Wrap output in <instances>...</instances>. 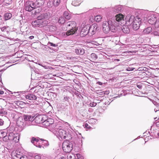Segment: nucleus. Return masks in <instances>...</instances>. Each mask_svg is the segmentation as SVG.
<instances>
[{"label":"nucleus","instance_id":"1","mask_svg":"<svg viewBox=\"0 0 159 159\" xmlns=\"http://www.w3.org/2000/svg\"><path fill=\"white\" fill-rule=\"evenodd\" d=\"M24 121L26 122L28 125H32V122L34 120V117L33 116L30 115H24L23 116ZM23 119L22 121L20 119H18L17 121V124L19 126L22 127L25 126V124L23 121Z\"/></svg>","mask_w":159,"mask_h":159},{"label":"nucleus","instance_id":"2","mask_svg":"<svg viewBox=\"0 0 159 159\" xmlns=\"http://www.w3.org/2000/svg\"><path fill=\"white\" fill-rule=\"evenodd\" d=\"M72 137H71L66 139L62 144V149L63 151L66 153L70 152L73 149V143H74L72 141H70L69 140L71 139Z\"/></svg>","mask_w":159,"mask_h":159},{"label":"nucleus","instance_id":"3","mask_svg":"<svg viewBox=\"0 0 159 159\" xmlns=\"http://www.w3.org/2000/svg\"><path fill=\"white\" fill-rule=\"evenodd\" d=\"M53 133L60 140L63 139H65L66 138L68 139L71 137L70 134H67L66 131L62 129L54 131Z\"/></svg>","mask_w":159,"mask_h":159},{"label":"nucleus","instance_id":"4","mask_svg":"<svg viewBox=\"0 0 159 159\" xmlns=\"http://www.w3.org/2000/svg\"><path fill=\"white\" fill-rule=\"evenodd\" d=\"M36 8V5L32 1H28L26 2L24 5L25 9L28 11H31Z\"/></svg>","mask_w":159,"mask_h":159},{"label":"nucleus","instance_id":"5","mask_svg":"<svg viewBox=\"0 0 159 159\" xmlns=\"http://www.w3.org/2000/svg\"><path fill=\"white\" fill-rule=\"evenodd\" d=\"M112 23V20L111 19H109L107 21L104 22L102 24V30L104 33H108L110 30V24Z\"/></svg>","mask_w":159,"mask_h":159},{"label":"nucleus","instance_id":"6","mask_svg":"<svg viewBox=\"0 0 159 159\" xmlns=\"http://www.w3.org/2000/svg\"><path fill=\"white\" fill-rule=\"evenodd\" d=\"M124 17L121 14H119L116 15L115 17H113L111 19V20H113L114 22H117L119 25V23L120 22L124 20Z\"/></svg>","mask_w":159,"mask_h":159},{"label":"nucleus","instance_id":"7","mask_svg":"<svg viewBox=\"0 0 159 159\" xmlns=\"http://www.w3.org/2000/svg\"><path fill=\"white\" fill-rule=\"evenodd\" d=\"M46 116L45 115H39L35 118H34V120L36 124H42L44 120H46Z\"/></svg>","mask_w":159,"mask_h":159},{"label":"nucleus","instance_id":"8","mask_svg":"<svg viewBox=\"0 0 159 159\" xmlns=\"http://www.w3.org/2000/svg\"><path fill=\"white\" fill-rule=\"evenodd\" d=\"M141 19L139 17L135 18V19L133 23L132 24V26L133 29L135 30H138L140 27L141 24Z\"/></svg>","mask_w":159,"mask_h":159},{"label":"nucleus","instance_id":"9","mask_svg":"<svg viewBox=\"0 0 159 159\" xmlns=\"http://www.w3.org/2000/svg\"><path fill=\"white\" fill-rule=\"evenodd\" d=\"M90 31L89 26V25L85 26L80 32V36L84 37L85 36L88 34Z\"/></svg>","mask_w":159,"mask_h":159},{"label":"nucleus","instance_id":"10","mask_svg":"<svg viewBox=\"0 0 159 159\" xmlns=\"http://www.w3.org/2000/svg\"><path fill=\"white\" fill-rule=\"evenodd\" d=\"M25 98L30 103L33 102V100H36L37 98L36 96L33 94H29L25 95Z\"/></svg>","mask_w":159,"mask_h":159},{"label":"nucleus","instance_id":"11","mask_svg":"<svg viewBox=\"0 0 159 159\" xmlns=\"http://www.w3.org/2000/svg\"><path fill=\"white\" fill-rule=\"evenodd\" d=\"M43 120L42 123V125L44 126V127H46L48 126H50L51 124H52V123H53L54 121L52 119H48L47 117L46 118V120Z\"/></svg>","mask_w":159,"mask_h":159},{"label":"nucleus","instance_id":"12","mask_svg":"<svg viewBox=\"0 0 159 159\" xmlns=\"http://www.w3.org/2000/svg\"><path fill=\"white\" fill-rule=\"evenodd\" d=\"M89 28L90 31L92 32V35L94 34L98 30V25L96 23L93 24L91 26H89Z\"/></svg>","mask_w":159,"mask_h":159},{"label":"nucleus","instance_id":"13","mask_svg":"<svg viewBox=\"0 0 159 159\" xmlns=\"http://www.w3.org/2000/svg\"><path fill=\"white\" fill-rule=\"evenodd\" d=\"M8 133V139L9 140H13L15 141L16 142L17 136L18 135V134H15L13 133ZM17 142L18 141H17Z\"/></svg>","mask_w":159,"mask_h":159},{"label":"nucleus","instance_id":"14","mask_svg":"<svg viewBox=\"0 0 159 159\" xmlns=\"http://www.w3.org/2000/svg\"><path fill=\"white\" fill-rule=\"evenodd\" d=\"M118 25L117 23L114 22L113 20L112 21V23L109 25L110 29V30L113 32H115L116 30V27Z\"/></svg>","mask_w":159,"mask_h":159},{"label":"nucleus","instance_id":"15","mask_svg":"<svg viewBox=\"0 0 159 159\" xmlns=\"http://www.w3.org/2000/svg\"><path fill=\"white\" fill-rule=\"evenodd\" d=\"M151 18L148 19V23L151 25L154 24L156 26L157 25V23H158V20L156 19L155 16L154 15H153L152 17H151Z\"/></svg>","mask_w":159,"mask_h":159},{"label":"nucleus","instance_id":"16","mask_svg":"<svg viewBox=\"0 0 159 159\" xmlns=\"http://www.w3.org/2000/svg\"><path fill=\"white\" fill-rule=\"evenodd\" d=\"M73 27H72V28H71L70 30H68L66 33V35L67 36H69L71 35H72L74 33L77 31L78 30L77 27H75V28H73Z\"/></svg>","mask_w":159,"mask_h":159},{"label":"nucleus","instance_id":"17","mask_svg":"<svg viewBox=\"0 0 159 159\" xmlns=\"http://www.w3.org/2000/svg\"><path fill=\"white\" fill-rule=\"evenodd\" d=\"M48 18V15L47 13H43L41 14L40 16H38L37 19L39 20H48L47 19Z\"/></svg>","mask_w":159,"mask_h":159},{"label":"nucleus","instance_id":"18","mask_svg":"<svg viewBox=\"0 0 159 159\" xmlns=\"http://www.w3.org/2000/svg\"><path fill=\"white\" fill-rule=\"evenodd\" d=\"M75 52L77 55H83L85 53L84 50L83 48H78L75 49Z\"/></svg>","mask_w":159,"mask_h":159},{"label":"nucleus","instance_id":"19","mask_svg":"<svg viewBox=\"0 0 159 159\" xmlns=\"http://www.w3.org/2000/svg\"><path fill=\"white\" fill-rule=\"evenodd\" d=\"M36 5V8L42 6L44 3V0H36L34 2Z\"/></svg>","mask_w":159,"mask_h":159},{"label":"nucleus","instance_id":"20","mask_svg":"<svg viewBox=\"0 0 159 159\" xmlns=\"http://www.w3.org/2000/svg\"><path fill=\"white\" fill-rule=\"evenodd\" d=\"M39 27H42L47 25L49 23L48 20H39Z\"/></svg>","mask_w":159,"mask_h":159},{"label":"nucleus","instance_id":"21","mask_svg":"<svg viewBox=\"0 0 159 159\" xmlns=\"http://www.w3.org/2000/svg\"><path fill=\"white\" fill-rule=\"evenodd\" d=\"M135 19V18L134 16H131L129 20L127 21L126 24H127L128 25H132Z\"/></svg>","mask_w":159,"mask_h":159},{"label":"nucleus","instance_id":"22","mask_svg":"<svg viewBox=\"0 0 159 159\" xmlns=\"http://www.w3.org/2000/svg\"><path fill=\"white\" fill-rule=\"evenodd\" d=\"M122 30L125 34H128L130 32V29L128 25L124 26L122 28Z\"/></svg>","mask_w":159,"mask_h":159},{"label":"nucleus","instance_id":"23","mask_svg":"<svg viewBox=\"0 0 159 159\" xmlns=\"http://www.w3.org/2000/svg\"><path fill=\"white\" fill-rule=\"evenodd\" d=\"M98 58L97 55L95 53H92L90 55V60L92 62L96 61Z\"/></svg>","mask_w":159,"mask_h":159},{"label":"nucleus","instance_id":"24","mask_svg":"<svg viewBox=\"0 0 159 159\" xmlns=\"http://www.w3.org/2000/svg\"><path fill=\"white\" fill-rule=\"evenodd\" d=\"M39 139L40 138L38 137L35 138L33 137L31 139V142L34 145H35V144H37V143L40 142H39Z\"/></svg>","mask_w":159,"mask_h":159},{"label":"nucleus","instance_id":"25","mask_svg":"<svg viewBox=\"0 0 159 159\" xmlns=\"http://www.w3.org/2000/svg\"><path fill=\"white\" fill-rule=\"evenodd\" d=\"M152 31V28L150 27H149L145 29L143 31L144 34H148Z\"/></svg>","mask_w":159,"mask_h":159},{"label":"nucleus","instance_id":"26","mask_svg":"<svg viewBox=\"0 0 159 159\" xmlns=\"http://www.w3.org/2000/svg\"><path fill=\"white\" fill-rule=\"evenodd\" d=\"M12 17V14L10 13H6L4 15V20H7L10 19Z\"/></svg>","mask_w":159,"mask_h":159},{"label":"nucleus","instance_id":"27","mask_svg":"<svg viewBox=\"0 0 159 159\" xmlns=\"http://www.w3.org/2000/svg\"><path fill=\"white\" fill-rule=\"evenodd\" d=\"M121 9V6L120 5H119L114 7V11L118 13L120 11Z\"/></svg>","mask_w":159,"mask_h":159},{"label":"nucleus","instance_id":"28","mask_svg":"<svg viewBox=\"0 0 159 159\" xmlns=\"http://www.w3.org/2000/svg\"><path fill=\"white\" fill-rule=\"evenodd\" d=\"M70 97L66 95H64L63 98L62 100H61V101L62 102H67L68 103H69L70 102Z\"/></svg>","mask_w":159,"mask_h":159},{"label":"nucleus","instance_id":"29","mask_svg":"<svg viewBox=\"0 0 159 159\" xmlns=\"http://www.w3.org/2000/svg\"><path fill=\"white\" fill-rule=\"evenodd\" d=\"M75 22H69L67 23V26L68 27L71 26V28H72V27L74 26L73 28H75V27H76L75 25Z\"/></svg>","mask_w":159,"mask_h":159},{"label":"nucleus","instance_id":"30","mask_svg":"<svg viewBox=\"0 0 159 159\" xmlns=\"http://www.w3.org/2000/svg\"><path fill=\"white\" fill-rule=\"evenodd\" d=\"M39 20L37 19L32 23V25L34 27H39Z\"/></svg>","mask_w":159,"mask_h":159},{"label":"nucleus","instance_id":"31","mask_svg":"<svg viewBox=\"0 0 159 159\" xmlns=\"http://www.w3.org/2000/svg\"><path fill=\"white\" fill-rule=\"evenodd\" d=\"M62 125L59 122H58L57 123H56V126L55 128V130H54V131L55 130H59L60 129H61L62 128Z\"/></svg>","mask_w":159,"mask_h":159},{"label":"nucleus","instance_id":"32","mask_svg":"<svg viewBox=\"0 0 159 159\" xmlns=\"http://www.w3.org/2000/svg\"><path fill=\"white\" fill-rule=\"evenodd\" d=\"M59 23L61 24H64L65 22V20L64 17H59L58 20Z\"/></svg>","mask_w":159,"mask_h":159},{"label":"nucleus","instance_id":"33","mask_svg":"<svg viewBox=\"0 0 159 159\" xmlns=\"http://www.w3.org/2000/svg\"><path fill=\"white\" fill-rule=\"evenodd\" d=\"M61 2V0H54L53 2V5L56 7L58 6Z\"/></svg>","mask_w":159,"mask_h":159},{"label":"nucleus","instance_id":"34","mask_svg":"<svg viewBox=\"0 0 159 159\" xmlns=\"http://www.w3.org/2000/svg\"><path fill=\"white\" fill-rule=\"evenodd\" d=\"M102 19L101 16L100 15H97L95 16L94 20L97 22H100Z\"/></svg>","mask_w":159,"mask_h":159},{"label":"nucleus","instance_id":"35","mask_svg":"<svg viewBox=\"0 0 159 159\" xmlns=\"http://www.w3.org/2000/svg\"><path fill=\"white\" fill-rule=\"evenodd\" d=\"M71 4L74 6H79L80 3L77 1H72Z\"/></svg>","mask_w":159,"mask_h":159},{"label":"nucleus","instance_id":"36","mask_svg":"<svg viewBox=\"0 0 159 159\" xmlns=\"http://www.w3.org/2000/svg\"><path fill=\"white\" fill-rule=\"evenodd\" d=\"M15 128L14 127H10L8 130L7 132L8 133H13L14 131Z\"/></svg>","mask_w":159,"mask_h":159},{"label":"nucleus","instance_id":"37","mask_svg":"<svg viewBox=\"0 0 159 159\" xmlns=\"http://www.w3.org/2000/svg\"><path fill=\"white\" fill-rule=\"evenodd\" d=\"M47 45H50L51 46L53 47H56L57 46V45H56V44H54L50 42H48Z\"/></svg>","mask_w":159,"mask_h":159},{"label":"nucleus","instance_id":"38","mask_svg":"<svg viewBox=\"0 0 159 159\" xmlns=\"http://www.w3.org/2000/svg\"><path fill=\"white\" fill-rule=\"evenodd\" d=\"M43 144L44 145L46 146H48L49 145L48 142L46 140H45L44 142H42Z\"/></svg>","mask_w":159,"mask_h":159},{"label":"nucleus","instance_id":"39","mask_svg":"<svg viewBox=\"0 0 159 159\" xmlns=\"http://www.w3.org/2000/svg\"><path fill=\"white\" fill-rule=\"evenodd\" d=\"M56 123H52V124H51V125L50 126L51 127H52L53 129H54V130H55V129L56 126Z\"/></svg>","mask_w":159,"mask_h":159},{"label":"nucleus","instance_id":"40","mask_svg":"<svg viewBox=\"0 0 159 159\" xmlns=\"http://www.w3.org/2000/svg\"><path fill=\"white\" fill-rule=\"evenodd\" d=\"M8 28V27H3L1 28V30L3 32H5L7 31L6 30L7 29V28Z\"/></svg>","mask_w":159,"mask_h":159},{"label":"nucleus","instance_id":"41","mask_svg":"<svg viewBox=\"0 0 159 159\" xmlns=\"http://www.w3.org/2000/svg\"><path fill=\"white\" fill-rule=\"evenodd\" d=\"M154 36H159V33L157 31H154L152 33Z\"/></svg>","mask_w":159,"mask_h":159},{"label":"nucleus","instance_id":"42","mask_svg":"<svg viewBox=\"0 0 159 159\" xmlns=\"http://www.w3.org/2000/svg\"><path fill=\"white\" fill-rule=\"evenodd\" d=\"M4 123V120L1 118H0V126L3 125Z\"/></svg>","mask_w":159,"mask_h":159},{"label":"nucleus","instance_id":"43","mask_svg":"<svg viewBox=\"0 0 159 159\" xmlns=\"http://www.w3.org/2000/svg\"><path fill=\"white\" fill-rule=\"evenodd\" d=\"M15 156L17 157L16 159H22L23 158L21 157V156L20 155L17 154Z\"/></svg>","mask_w":159,"mask_h":159},{"label":"nucleus","instance_id":"44","mask_svg":"<svg viewBox=\"0 0 159 159\" xmlns=\"http://www.w3.org/2000/svg\"><path fill=\"white\" fill-rule=\"evenodd\" d=\"M5 1L7 3L10 4L12 2V0H5Z\"/></svg>","mask_w":159,"mask_h":159},{"label":"nucleus","instance_id":"45","mask_svg":"<svg viewBox=\"0 0 159 159\" xmlns=\"http://www.w3.org/2000/svg\"><path fill=\"white\" fill-rule=\"evenodd\" d=\"M90 104L91 107H94L96 105L97 103L96 102H93L92 103H91Z\"/></svg>","mask_w":159,"mask_h":159},{"label":"nucleus","instance_id":"46","mask_svg":"<svg viewBox=\"0 0 159 159\" xmlns=\"http://www.w3.org/2000/svg\"><path fill=\"white\" fill-rule=\"evenodd\" d=\"M35 145L36 147L39 148H41L42 147V145H40V142H39L37 143V144H35V145Z\"/></svg>","mask_w":159,"mask_h":159},{"label":"nucleus","instance_id":"47","mask_svg":"<svg viewBox=\"0 0 159 159\" xmlns=\"http://www.w3.org/2000/svg\"><path fill=\"white\" fill-rule=\"evenodd\" d=\"M34 159H41V157L39 155H36L34 156Z\"/></svg>","mask_w":159,"mask_h":159},{"label":"nucleus","instance_id":"48","mask_svg":"<svg viewBox=\"0 0 159 159\" xmlns=\"http://www.w3.org/2000/svg\"><path fill=\"white\" fill-rule=\"evenodd\" d=\"M69 14L67 11H65L64 13L63 16L65 18L66 16H67Z\"/></svg>","mask_w":159,"mask_h":159},{"label":"nucleus","instance_id":"49","mask_svg":"<svg viewBox=\"0 0 159 159\" xmlns=\"http://www.w3.org/2000/svg\"><path fill=\"white\" fill-rule=\"evenodd\" d=\"M65 18L67 20H69L71 18L70 15L69 14L68 16H66Z\"/></svg>","mask_w":159,"mask_h":159},{"label":"nucleus","instance_id":"50","mask_svg":"<svg viewBox=\"0 0 159 159\" xmlns=\"http://www.w3.org/2000/svg\"><path fill=\"white\" fill-rule=\"evenodd\" d=\"M84 127L86 128L89 129V128L90 127L89 126V125L87 123H86L85 124Z\"/></svg>","mask_w":159,"mask_h":159},{"label":"nucleus","instance_id":"51","mask_svg":"<svg viewBox=\"0 0 159 159\" xmlns=\"http://www.w3.org/2000/svg\"><path fill=\"white\" fill-rule=\"evenodd\" d=\"M1 111H5L4 109L2 108V107L1 106H0V112H1Z\"/></svg>","mask_w":159,"mask_h":159},{"label":"nucleus","instance_id":"52","mask_svg":"<svg viewBox=\"0 0 159 159\" xmlns=\"http://www.w3.org/2000/svg\"><path fill=\"white\" fill-rule=\"evenodd\" d=\"M7 111H1V112H0V114H2L3 115H6L7 114Z\"/></svg>","mask_w":159,"mask_h":159},{"label":"nucleus","instance_id":"53","mask_svg":"<svg viewBox=\"0 0 159 159\" xmlns=\"http://www.w3.org/2000/svg\"><path fill=\"white\" fill-rule=\"evenodd\" d=\"M157 127H159V118L158 119V121L155 123Z\"/></svg>","mask_w":159,"mask_h":159},{"label":"nucleus","instance_id":"54","mask_svg":"<svg viewBox=\"0 0 159 159\" xmlns=\"http://www.w3.org/2000/svg\"><path fill=\"white\" fill-rule=\"evenodd\" d=\"M137 87L139 89H141L142 87V86L141 85H137Z\"/></svg>","mask_w":159,"mask_h":159},{"label":"nucleus","instance_id":"55","mask_svg":"<svg viewBox=\"0 0 159 159\" xmlns=\"http://www.w3.org/2000/svg\"><path fill=\"white\" fill-rule=\"evenodd\" d=\"M68 159H74V158H72V156L70 155H69V156H68Z\"/></svg>","mask_w":159,"mask_h":159},{"label":"nucleus","instance_id":"56","mask_svg":"<svg viewBox=\"0 0 159 159\" xmlns=\"http://www.w3.org/2000/svg\"><path fill=\"white\" fill-rule=\"evenodd\" d=\"M134 69V68H129V69L128 70H129V71H132V70H133Z\"/></svg>","mask_w":159,"mask_h":159},{"label":"nucleus","instance_id":"57","mask_svg":"<svg viewBox=\"0 0 159 159\" xmlns=\"http://www.w3.org/2000/svg\"><path fill=\"white\" fill-rule=\"evenodd\" d=\"M95 120L96 121V120L95 119H93V118L91 119L90 120V121H93L95 122Z\"/></svg>","mask_w":159,"mask_h":159},{"label":"nucleus","instance_id":"58","mask_svg":"<svg viewBox=\"0 0 159 159\" xmlns=\"http://www.w3.org/2000/svg\"><path fill=\"white\" fill-rule=\"evenodd\" d=\"M97 83L99 85H101L102 84V83L100 82H98Z\"/></svg>","mask_w":159,"mask_h":159},{"label":"nucleus","instance_id":"59","mask_svg":"<svg viewBox=\"0 0 159 159\" xmlns=\"http://www.w3.org/2000/svg\"><path fill=\"white\" fill-rule=\"evenodd\" d=\"M34 36H31L29 37V39H32L34 38Z\"/></svg>","mask_w":159,"mask_h":159},{"label":"nucleus","instance_id":"60","mask_svg":"<svg viewBox=\"0 0 159 159\" xmlns=\"http://www.w3.org/2000/svg\"><path fill=\"white\" fill-rule=\"evenodd\" d=\"M4 93V92L3 91L0 90V94H3Z\"/></svg>","mask_w":159,"mask_h":159},{"label":"nucleus","instance_id":"61","mask_svg":"<svg viewBox=\"0 0 159 159\" xmlns=\"http://www.w3.org/2000/svg\"><path fill=\"white\" fill-rule=\"evenodd\" d=\"M158 23H157V25L156 26H159V19H158Z\"/></svg>","mask_w":159,"mask_h":159},{"label":"nucleus","instance_id":"62","mask_svg":"<svg viewBox=\"0 0 159 159\" xmlns=\"http://www.w3.org/2000/svg\"><path fill=\"white\" fill-rule=\"evenodd\" d=\"M39 140H40L42 142H44V141L45 140L44 139H40Z\"/></svg>","mask_w":159,"mask_h":159},{"label":"nucleus","instance_id":"63","mask_svg":"<svg viewBox=\"0 0 159 159\" xmlns=\"http://www.w3.org/2000/svg\"><path fill=\"white\" fill-rule=\"evenodd\" d=\"M148 69V68H146V67H144V68H143V70H146V69Z\"/></svg>","mask_w":159,"mask_h":159},{"label":"nucleus","instance_id":"64","mask_svg":"<svg viewBox=\"0 0 159 159\" xmlns=\"http://www.w3.org/2000/svg\"><path fill=\"white\" fill-rule=\"evenodd\" d=\"M157 106L159 107V103H158Z\"/></svg>","mask_w":159,"mask_h":159}]
</instances>
